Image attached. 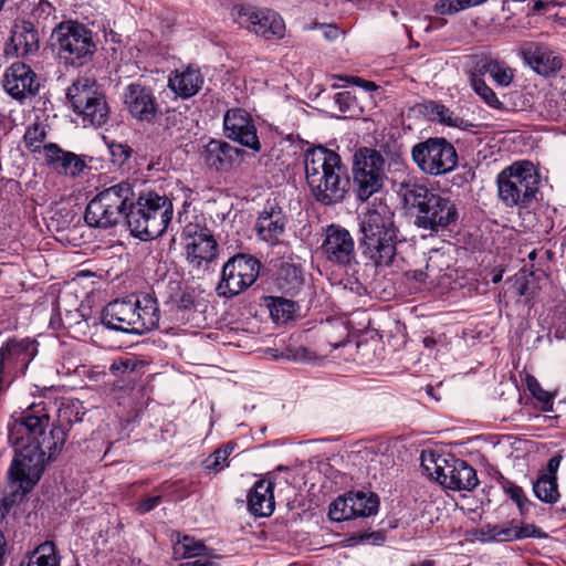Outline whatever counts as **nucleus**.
Wrapping results in <instances>:
<instances>
[{
	"label": "nucleus",
	"instance_id": "obj_52",
	"mask_svg": "<svg viewBox=\"0 0 566 566\" xmlns=\"http://www.w3.org/2000/svg\"><path fill=\"white\" fill-rule=\"evenodd\" d=\"M560 461H562L560 454H556V455L552 457L547 463V473L546 474H548L551 476H556Z\"/></svg>",
	"mask_w": 566,
	"mask_h": 566
},
{
	"label": "nucleus",
	"instance_id": "obj_61",
	"mask_svg": "<svg viewBox=\"0 0 566 566\" xmlns=\"http://www.w3.org/2000/svg\"><path fill=\"white\" fill-rule=\"evenodd\" d=\"M368 537H374L375 544H380L384 542V536L380 533H373Z\"/></svg>",
	"mask_w": 566,
	"mask_h": 566
},
{
	"label": "nucleus",
	"instance_id": "obj_37",
	"mask_svg": "<svg viewBox=\"0 0 566 566\" xmlns=\"http://www.w3.org/2000/svg\"><path fill=\"white\" fill-rule=\"evenodd\" d=\"M235 443L228 442L221 448L217 449L210 457H208L203 464L205 469L209 472L218 473L229 465L228 458L233 452Z\"/></svg>",
	"mask_w": 566,
	"mask_h": 566
},
{
	"label": "nucleus",
	"instance_id": "obj_14",
	"mask_svg": "<svg viewBox=\"0 0 566 566\" xmlns=\"http://www.w3.org/2000/svg\"><path fill=\"white\" fill-rule=\"evenodd\" d=\"M233 21L240 27L265 39L283 38L285 23L281 15L270 9L251 6H235L231 10Z\"/></svg>",
	"mask_w": 566,
	"mask_h": 566
},
{
	"label": "nucleus",
	"instance_id": "obj_31",
	"mask_svg": "<svg viewBox=\"0 0 566 566\" xmlns=\"http://www.w3.org/2000/svg\"><path fill=\"white\" fill-rule=\"evenodd\" d=\"M20 566H60V556L53 542H44L28 553Z\"/></svg>",
	"mask_w": 566,
	"mask_h": 566
},
{
	"label": "nucleus",
	"instance_id": "obj_11",
	"mask_svg": "<svg viewBox=\"0 0 566 566\" xmlns=\"http://www.w3.org/2000/svg\"><path fill=\"white\" fill-rule=\"evenodd\" d=\"M411 157L417 167L430 176L446 175L458 165L454 146L442 137L428 138L416 144Z\"/></svg>",
	"mask_w": 566,
	"mask_h": 566
},
{
	"label": "nucleus",
	"instance_id": "obj_18",
	"mask_svg": "<svg viewBox=\"0 0 566 566\" xmlns=\"http://www.w3.org/2000/svg\"><path fill=\"white\" fill-rule=\"evenodd\" d=\"M123 103L132 117L138 122L151 123L159 112V104L153 90L140 83H130L124 88Z\"/></svg>",
	"mask_w": 566,
	"mask_h": 566
},
{
	"label": "nucleus",
	"instance_id": "obj_34",
	"mask_svg": "<svg viewBox=\"0 0 566 566\" xmlns=\"http://www.w3.org/2000/svg\"><path fill=\"white\" fill-rule=\"evenodd\" d=\"M207 546L196 538L180 534L177 535V539L174 543V555L177 559L192 558L205 555Z\"/></svg>",
	"mask_w": 566,
	"mask_h": 566
},
{
	"label": "nucleus",
	"instance_id": "obj_63",
	"mask_svg": "<svg viewBox=\"0 0 566 566\" xmlns=\"http://www.w3.org/2000/svg\"><path fill=\"white\" fill-rule=\"evenodd\" d=\"M502 276H503L502 271H500V272L495 273V274L492 276V282H493L494 284L500 283V282L502 281Z\"/></svg>",
	"mask_w": 566,
	"mask_h": 566
},
{
	"label": "nucleus",
	"instance_id": "obj_64",
	"mask_svg": "<svg viewBox=\"0 0 566 566\" xmlns=\"http://www.w3.org/2000/svg\"><path fill=\"white\" fill-rule=\"evenodd\" d=\"M547 3H548V9L551 7L563 6V1H558V0H547Z\"/></svg>",
	"mask_w": 566,
	"mask_h": 566
},
{
	"label": "nucleus",
	"instance_id": "obj_35",
	"mask_svg": "<svg viewBox=\"0 0 566 566\" xmlns=\"http://www.w3.org/2000/svg\"><path fill=\"white\" fill-rule=\"evenodd\" d=\"M269 310L272 319L276 324H284L293 317L296 311V304L283 297H271Z\"/></svg>",
	"mask_w": 566,
	"mask_h": 566
},
{
	"label": "nucleus",
	"instance_id": "obj_24",
	"mask_svg": "<svg viewBox=\"0 0 566 566\" xmlns=\"http://www.w3.org/2000/svg\"><path fill=\"white\" fill-rule=\"evenodd\" d=\"M243 151L227 142L211 139L201 153L207 166L216 170L230 169L241 157Z\"/></svg>",
	"mask_w": 566,
	"mask_h": 566
},
{
	"label": "nucleus",
	"instance_id": "obj_51",
	"mask_svg": "<svg viewBox=\"0 0 566 566\" xmlns=\"http://www.w3.org/2000/svg\"><path fill=\"white\" fill-rule=\"evenodd\" d=\"M432 112L439 117V119L448 125H452V113L443 105L436 104L432 107Z\"/></svg>",
	"mask_w": 566,
	"mask_h": 566
},
{
	"label": "nucleus",
	"instance_id": "obj_40",
	"mask_svg": "<svg viewBox=\"0 0 566 566\" xmlns=\"http://www.w3.org/2000/svg\"><path fill=\"white\" fill-rule=\"evenodd\" d=\"M483 534L491 541L513 542L515 541L514 520L503 525H488Z\"/></svg>",
	"mask_w": 566,
	"mask_h": 566
},
{
	"label": "nucleus",
	"instance_id": "obj_54",
	"mask_svg": "<svg viewBox=\"0 0 566 566\" xmlns=\"http://www.w3.org/2000/svg\"><path fill=\"white\" fill-rule=\"evenodd\" d=\"M412 277L420 283H427L429 274L423 270H415L412 272Z\"/></svg>",
	"mask_w": 566,
	"mask_h": 566
},
{
	"label": "nucleus",
	"instance_id": "obj_50",
	"mask_svg": "<svg viewBox=\"0 0 566 566\" xmlns=\"http://www.w3.org/2000/svg\"><path fill=\"white\" fill-rule=\"evenodd\" d=\"M160 502H161L160 495L147 497L138 503L136 511L139 514L148 513L151 510H154L156 506H158L160 504Z\"/></svg>",
	"mask_w": 566,
	"mask_h": 566
},
{
	"label": "nucleus",
	"instance_id": "obj_44",
	"mask_svg": "<svg viewBox=\"0 0 566 566\" xmlns=\"http://www.w3.org/2000/svg\"><path fill=\"white\" fill-rule=\"evenodd\" d=\"M108 150L113 164L117 166H123L133 154V149L129 146L116 142L108 144Z\"/></svg>",
	"mask_w": 566,
	"mask_h": 566
},
{
	"label": "nucleus",
	"instance_id": "obj_58",
	"mask_svg": "<svg viewBox=\"0 0 566 566\" xmlns=\"http://www.w3.org/2000/svg\"><path fill=\"white\" fill-rule=\"evenodd\" d=\"M8 513V506L0 500V522L4 518Z\"/></svg>",
	"mask_w": 566,
	"mask_h": 566
},
{
	"label": "nucleus",
	"instance_id": "obj_49",
	"mask_svg": "<svg viewBox=\"0 0 566 566\" xmlns=\"http://www.w3.org/2000/svg\"><path fill=\"white\" fill-rule=\"evenodd\" d=\"M136 367V363L132 359H119L115 360L111 367L109 370L112 374L117 375L119 373H127L133 371Z\"/></svg>",
	"mask_w": 566,
	"mask_h": 566
},
{
	"label": "nucleus",
	"instance_id": "obj_23",
	"mask_svg": "<svg viewBox=\"0 0 566 566\" xmlns=\"http://www.w3.org/2000/svg\"><path fill=\"white\" fill-rule=\"evenodd\" d=\"M203 74L199 66L189 64L175 70L168 77V87L182 98L195 96L202 87Z\"/></svg>",
	"mask_w": 566,
	"mask_h": 566
},
{
	"label": "nucleus",
	"instance_id": "obj_20",
	"mask_svg": "<svg viewBox=\"0 0 566 566\" xmlns=\"http://www.w3.org/2000/svg\"><path fill=\"white\" fill-rule=\"evenodd\" d=\"M223 126L228 138L235 140L254 151H259L261 149L256 128L250 114L244 109H229L224 115Z\"/></svg>",
	"mask_w": 566,
	"mask_h": 566
},
{
	"label": "nucleus",
	"instance_id": "obj_4",
	"mask_svg": "<svg viewBox=\"0 0 566 566\" xmlns=\"http://www.w3.org/2000/svg\"><path fill=\"white\" fill-rule=\"evenodd\" d=\"M158 322L157 301L149 294L115 300L102 312V324L123 333L144 334L157 327Z\"/></svg>",
	"mask_w": 566,
	"mask_h": 566
},
{
	"label": "nucleus",
	"instance_id": "obj_33",
	"mask_svg": "<svg viewBox=\"0 0 566 566\" xmlns=\"http://www.w3.org/2000/svg\"><path fill=\"white\" fill-rule=\"evenodd\" d=\"M533 492L539 501L547 504H555L560 497L557 485V476L542 474L533 483Z\"/></svg>",
	"mask_w": 566,
	"mask_h": 566
},
{
	"label": "nucleus",
	"instance_id": "obj_6",
	"mask_svg": "<svg viewBox=\"0 0 566 566\" xmlns=\"http://www.w3.org/2000/svg\"><path fill=\"white\" fill-rule=\"evenodd\" d=\"M172 213L174 206L167 196L145 191L130 202L126 220L134 237L140 240H153L166 231Z\"/></svg>",
	"mask_w": 566,
	"mask_h": 566
},
{
	"label": "nucleus",
	"instance_id": "obj_39",
	"mask_svg": "<svg viewBox=\"0 0 566 566\" xmlns=\"http://www.w3.org/2000/svg\"><path fill=\"white\" fill-rule=\"evenodd\" d=\"M470 83L474 92L494 109H502L503 103L497 98L496 94L491 87H489L483 78L470 74Z\"/></svg>",
	"mask_w": 566,
	"mask_h": 566
},
{
	"label": "nucleus",
	"instance_id": "obj_21",
	"mask_svg": "<svg viewBox=\"0 0 566 566\" xmlns=\"http://www.w3.org/2000/svg\"><path fill=\"white\" fill-rule=\"evenodd\" d=\"M3 86L17 99L34 95L39 90L35 73L24 63H13L4 74Z\"/></svg>",
	"mask_w": 566,
	"mask_h": 566
},
{
	"label": "nucleus",
	"instance_id": "obj_17",
	"mask_svg": "<svg viewBox=\"0 0 566 566\" xmlns=\"http://www.w3.org/2000/svg\"><path fill=\"white\" fill-rule=\"evenodd\" d=\"M321 251L333 265L347 270L357 264L355 241L349 231L340 226L327 227Z\"/></svg>",
	"mask_w": 566,
	"mask_h": 566
},
{
	"label": "nucleus",
	"instance_id": "obj_3",
	"mask_svg": "<svg viewBox=\"0 0 566 566\" xmlns=\"http://www.w3.org/2000/svg\"><path fill=\"white\" fill-rule=\"evenodd\" d=\"M394 211L382 201H374L361 216L359 227L361 254L376 268L392 264L397 254Z\"/></svg>",
	"mask_w": 566,
	"mask_h": 566
},
{
	"label": "nucleus",
	"instance_id": "obj_29",
	"mask_svg": "<svg viewBox=\"0 0 566 566\" xmlns=\"http://www.w3.org/2000/svg\"><path fill=\"white\" fill-rule=\"evenodd\" d=\"M274 483L269 479L258 480L248 494V510L258 517L270 516L275 509Z\"/></svg>",
	"mask_w": 566,
	"mask_h": 566
},
{
	"label": "nucleus",
	"instance_id": "obj_26",
	"mask_svg": "<svg viewBox=\"0 0 566 566\" xmlns=\"http://www.w3.org/2000/svg\"><path fill=\"white\" fill-rule=\"evenodd\" d=\"M124 217L98 192L87 205L84 220L90 227L108 229L119 223Z\"/></svg>",
	"mask_w": 566,
	"mask_h": 566
},
{
	"label": "nucleus",
	"instance_id": "obj_59",
	"mask_svg": "<svg viewBox=\"0 0 566 566\" xmlns=\"http://www.w3.org/2000/svg\"><path fill=\"white\" fill-rule=\"evenodd\" d=\"M423 345L427 348H432L436 345V339L433 337H424Z\"/></svg>",
	"mask_w": 566,
	"mask_h": 566
},
{
	"label": "nucleus",
	"instance_id": "obj_60",
	"mask_svg": "<svg viewBox=\"0 0 566 566\" xmlns=\"http://www.w3.org/2000/svg\"><path fill=\"white\" fill-rule=\"evenodd\" d=\"M6 546H7L6 538H4L3 534L0 532V554L1 555H6Z\"/></svg>",
	"mask_w": 566,
	"mask_h": 566
},
{
	"label": "nucleus",
	"instance_id": "obj_13",
	"mask_svg": "<svg viewBox=\"0 0 566 566\" xmlns=\"http://www.w3.org/2000/svg\"><path fill=\"white\" fill-rule=\"evenodd\" d=\"M259 273L260 262L255 258L244 254L232 256L222 268L218 295L232 297L242 293L256 281Z\"/></svg>",
	"mask_w": 566,
	"mask_h": 566
},
{
	"label": "nucleus",
	"instance_id": "obj_9",
	"mask_svg": "<svg viewBox=\"0 0 566 566\" xmlns=\"http://www.w3.org/2000/svg\"><path fill=\"white\" fill-rule=\"evenodd\" d=\"M539 182L532 163H514L497 175L499 198L506 207L528 208L536 200Z\"/></svg>",
	"mask_w": 566,
	"mask_h": 566
},
{
	"label": "nucleus",
	"instance_id": "obj_7",
	"mask_svg": "<svg viewBox=\"0 0 566 566\" xmlns=\"http://www.w3.org/2000/svg\"><path fill=\"white\" fill-rule=\"evenodd\" d=\"M178 222L182 228L181 240L187 262L192 269L208 271L217 259L219 247L206 218L184 210L178 213Z\"/></svg>",
	"mask_w": 566,
	"mask_h": 566
},
{
	"label": "nucleus",
	"instance_id": "obj_36",
	"mask_svg": "<svg viewBox=\"0 0 566 566\" xmlns=\"http://www.w3.org/2000/svg\"><path fill=\"white\" fill-rule=\"evenodd\" d=\"M501 485L504 493L517 505L520 514L527 516L533 502L526 497L523 489L509 480H503Z\"/></svg>",
	"mask_w": 566,
	"mask_h": 566
},
{
	"label": "nucleus",
	"instance_id": "obj_45",
	"mask_svg": "<svg viewBox=\"0 0 566 566\" xmlns=\"http://www.w3.org/2000/svg\"><path fill=\"white\" fill-rule=\"evenodd\" d=\"M46 133L41 124L34 123L24 134V143L29 148L36 149L45 139Z\"/></svg>",
	"mask_w": 566,
	"mask_h": 566
},
{
	"label": "nucleus",
	"instance_id": "obj_28",
	"mask_svg": "<svg viewBox=\"0 0 566 566\" xmlns=\"http://www.w3.org/2000/svg\"><path fill=\"white\" fill-rule=\"evenodd\" d=\"M470 74L483 77L490 74L493 81L500 86H509L513 80V71L504 62L490 54H480L472 57Z\"/></svg>",
	"mask_w": 566,
	"mask_h": 566
},
{
	"label": "nucleus",
	"instance_id": "obj_46",
	"mask_svg": "<svg viewBox=\"0 0 566 566\" xmlns=\"http://www.w3.org/2000/svg\"><path fill=\"white\" fill-rule=\"evenodd\" d=\"M514 287L520 296L531 300L536 295V287L525 274L515 275Z\"/></svg>",
	"mask_w": 566,
	"mask_h": 566
},
{
	"label": "nucleus",
	"instance_id": "obj_10",
	"mask_svg": "<svg viewBox=\"0 0 566 566\" xmlns=\"http://www.w3.org/2000/svg\"><path fill=\"white\" fill-rule=\"evenodd\" d=\"M66 96L85 127H101L108 122V104L94 80L88 77L76 80L67 88Z\"/></svg>",
	"mask_w": 566,
	"mask_h": 566
},
{
	"label": "nucleus",
	"instance_id": "obj_57",
	"mask_svg": "<svg viewBox=\"0 0 566 566\" xmlns=\"http://www.w3.org/2000/svg\"><path fill=\"white\" fill-rule=\"evenodd\" d=\"M356 81L359 82L361 84V86H364L368 91H374L377 88L376 84L373 82H366L361 78H357Z\"/></svg>",
	"mask_w": 566,
	"mask_h": 566
},
{
	"label": "nucleus",
	"instance_id": "obj_48",
	"mask_svg": "<svg viewBox=\"0 0 566 566\" xmlns=\"http://www.w3.org/2000/svg\"><path fill=\"white\" fill-rule=\"evenodd\" d=\"M314 28L319 29L322 31L323 36L327 41H335L342 34L340 30L336 25H333V24L316 23L313 27H310V29H314Z\"/></svg>",
	"mask_w": 566,
	"mask_h": 566
},
{
	"label": "nucleus",
	"instance_id": "obj_43",
	"mask_svg": "<svg viewBox=\"0 0 566 566\" xmlns=\"http://www.w3.org/2000/svg\"><path fill=\"white\" fill-rule=\"evenodd\" d=\"M515 541L524 538H544L546 533L535 524H520L514 520Z\"/></svg>",
	"mask_w": 566,
	"mask_h": 566
},
{
	"label": "nucleus",
	"instance_id": "obj_5",
	"mask_svg": "<svg viewBox=\"0 0 566 566\" xmlns=\"http://www.w3.org/2000/svg\"><path fill=\"white\" fill-rule=\"evenodd\" d=\"M402 189L405 203L416 210L418 228L439 232L457 222L458 209L450 197L419 184L403 185Z\"/></svg>",
	"mask_w": 566,
	"mask_h": 566
},
{
	"label": "nucleus",
	"instance_id": "obj_2",
	"mask_svg": "<svg viewBox=\"0 0 566 566\" xmlns=\"http://www.w3.org/2000/svg\"><path fill=\"white\" fill-rule=\"evenodd\" d=\"M305 177L316 201L329 206L343 201L349 188L347 168L340 156L322 146L305 154Z\"/></svg>",
	"mask_w": 566,
	"mask_h": 566
},
{
	"label": "nucleus",
	"instance_id": "obj_25",
	"mask_svg": "<svg viewBox=\"0 0 566 566\" xmlns=\"http://www.w3.org/2000/svg\"><path fill=\"white\" fill-rule=\"evenodd\" d=\"M44 155L48 165L59 174L76 177L86 168V164L81 156L63 150L56 144L45 145Z\"/></svg>",
	"mask_w": 566,
	"mask_h": 566
},
{
	"label": "nucleus",
	"instance_id": "obj_55",
	"mask_svg": "<svg viewBox=\"0 0 566 566\" xmlns=\"http://www.w3.org/2000/svg\"><path fill=\"white\" fill-rule=\"evenodd\" d=\"M548 9V3L547 1H543V0H536L533 4V10L536 11V12H539V11H543V10H547Z\"/></svg>",
	"mask_w": 566,
	"mask_h": 566
},
{
	"label": "nucleus",
	"instance_id": "obj_1",
	"mask_svg": "<svg viewBox=\"0 0 566 566\" xmlns=\"http://www.w3.org/2000/svg\"><path fill=\"white\" fill-rule=\"evenodd\" d=\"M85 415L77 399H63L57 406L33 402L20 419L9 426V442L15 457L9 476L27 493L40 480L45 464L55 459L65 443L66 430Z\"/></svg>",
	"mask_w": 566,
	"mask_h": 566
},
{
	"label": "nucleus",
	"instance_id": "obj_22",
	"mask_svg": "<svg viewBox=\"0 0 566 566\" xmlns=\"http://www.w3.org/2000/svg\"><path fill=\"white\" fill-rule=\"evenodd\" d=\"M286 222V216L283 210L275 203H269L260 213L255 223V230L261 240L275 244L284 233Z\"/></svg>",
	"mask_w": 566,
	"mask_h": 566
},
{
	"label": "nucleus",
	"instance_id": "obj_56",
	"mask_svg": "<svg viewBox=\"0 0 566 566\" xmlns=\"http://www.w3.org/2000/svg\"><path fill=\"white\" fill-rule=\"evenodd\" d=\"M50 325L53 328H60V327L65 325V323L62 322L61 318H60V313H57L56 315L51 317Z\"/></svg>",
	"mask_w": 566,
	"mask_h": 566
},
{
	"label": "nucleus",
	"instance_id": "obj_16",
	"mask_svg": "<svg viewBox=\"0 0 566 566\" xmlns=\"http://www.w3.org/2000/svg\"><path fill=\"white\" fill-rule=\"evenodd\" d=\"M379 497L373 492H348L334 500L328 516L334 522H343L358 517H368L378 512Z\"/></svg>",
	"mask_w": 566,
	"mask_h": 566
},
{
	"label": "nucleus",
	"instance_id": "obj_47",
	"mask_svg": "<svg viewBox=\"0 0 566 566\" xmlns=\"http://www.w3.org/2000/svg\"><path fill=\"white\" fill-rule=\"evenodd\" d=\"M441 459H447V458L443 455H434L433 453H429V454L422 453L421 454V467L427 472V474L434 480H436V476H438V474L440 473L438 467H436V465L439 464L438 460H441Z\"/></svg>",
	"mask_w": 566,
	"mask_h": 566
},
{
	"label": "nucleus",
	"instance_id": "obj_8",
	"mask_svg": "<svg viewBox=\"0 0 566 566\" xmlns=\"http://www.w3.org/2000/svg\"><path fill=\"white\" fill-rule=\"evenodd\" d=\"M51 41L59 60L67 66H83L96 52L92 30L76 21H66L56 25L51 34Z\"/></svg>",
	"mask_w": 566,
	"mask_h": 566
},
{
	"label": "nucleus",
	"instance_id": "obj_32",
	"mask_svg": "<svg viewBox=\"0 0 566 566\" xmlns=\"http://www.w3.org/2000/svg\"><path fill=\"white\" fill-rule=\"evenodd\" d=\"M11 42L18 54H29L38 50V33L30 23H24L22 27L17 25L12 31Z\"/></svg>",
	"mask_w": 566,
	"mask_h": 566
},
{
	"label": "nucleus",
	"instance_id": "obj_19",
	"mask_svg": "<svg viewBox=\"0 0 566 566\" xmlns=\"http://www.w3.org/2000/svg\"><path fill=\"white\" fill-rule=\"evenodd\" d=\"M438 463L440 473L436 476V481L442 486L457 491H471L478 485L476 472L465 461L451 458L438 460Z\"/></svg>",
	"mask_w": 566,
	"mask_h": 566
},
{
	"label": "nucleus",
	"instance_id": "obj_38",
	"mask_svg": "<svg viewBox=\"0 0 566 566\" xmlns=\"http://www.w3.org/2000/svg\"><path fill=\"white\" fill-rule=\"evenodd\" d=\"M486 1L488 0H438L433 7V11L440 15H452Z\"/></svg>",
	"mask_w": 566,
	"mask_h": 566
},
{
	"label": "nucleus",
	"instance_id": "obj_41",
	"mask_svg": "<svg viewBox=\"0 0 566 566\" xmlns=\"http://www.w3.org/2000/svg\"><path fill=\"white\" fill-rule=\"evenodd\" d=\"M526 386L534 398L542 405L543 411H551L553 405L552 395L544 390L533 376H527Z\"/></svg>",
	"mask_w": 566,
	"mask_h": 566
},
{
	"label": "nucleus",
	"instance_id": "obj_42",
	"mask_svg": "<svg viewBox=\"0 0 566 566\" xmlns=\"http://www.w3.org/2000/svg\"><path fill=\"white\" fill-rule=\"evenodd\" d=\"M279 280L281 287L286 291L296 290L302 283L300 272L291 264H286L281 268Z\"/></svg>",
	"mask_w": 566,
	"mask_h": 566
},
{
	"label": "nucleus",
	"instance_id": "obj_15",
	"mask_svg": "<svg viewBox=\"0 0 566 566\" xmlns=\"http://www.w3.org/2000/svg\"><path fill=\"white\" fill-rule=\"evenodd\" d=\"M38 354V343L30 338L9 339L0 347V382L24 375Z\"/></svg>",
	"mask_w": 566,
	"mask_h": 566
},
{
	"label": "nucleus",
	"instance_id": "obj_30",
	"mask_svg": "<svg viewBox=\"0 0 566 566\" xmlns=\"http://www.w3.org/2000/svg\"><path fill=\"white\" fill-rule=\"evenodd\" d=\"M99 193L126 219L130 210V202L136 197L133 182L120 181L99 191Z\"/></svg>",
	"mask_w": 566,
	"mask_h": 566
},
{
	"label": "nucleus",
	"instance_id": "obj_27",
	"mask_svg": "<svg viewBox=\"0 0 566 566\" xmlns=\"http://www.w3.org/2000/svg\"><path fill=\"white\" fill-rule=\"evenodd\" d=\"M524 61L538 74L549 75L562 66V61L545 45L527 42L522 48Z\"/></svg>",
	"mask_w": 566,
	"mask_h": 566
},
{
	"label": "nucleus",
	"instance_id": "obj_12",
	"mask_svg": "<svg viewBox=\"0 0 566 566\" xmlns=\"http://www.w3.org/2000/svg\"><path fill=\"white\" fill-rule=\"evenodd\" d=\"M384 165L382 156L376 150L364 148L355 154L353 179L359 200L367 201L382 187Z\"/></svg>",
	"mask_w": 566,
	"mask_h": 566
},
{
	"label": "nucleus",
	"instance_id": "obj_62",
	"mask_svg": "<svg viewBox=\"0 0 566 566\" xmlns=\"http://www.w3.org/2000/svg\"><path fill=\"white\" fill-rule=\"evenodd\" d=\"M410 566H436V563L434 560H431V559H426V560H422L418 564H412Z\"/></svg>",
	"mask_w": 566,
	"mask_h": 566
},
{
	"label": "nucleus",
	"instance_id": "obj_53",
	"mask_svg": "<svg viewBox=\"0 0 566 566\" xmlns=\"http://www.w3.org/2000/svg\"><path fill=\"white\" fill-rule=\"evenodd\" d=\"M179 566H218V563L211 558H199L196 560L181 563Z\"/></svg>",
	"mask_w": 566,
	"mask_h": 566
}]
</instances>
